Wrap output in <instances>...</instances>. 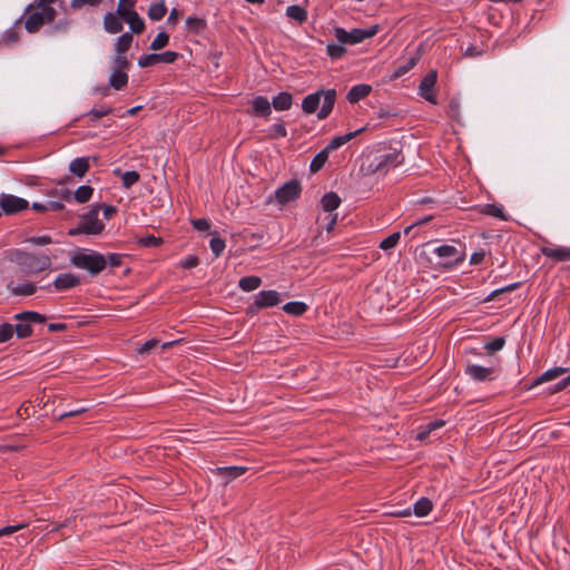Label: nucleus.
<instances>
[{
    "label": "nucleus",
    "mask_w": 570,
    "mask_h": 570,
    "mask_svg": "<svg viewBox=\"0 0 570 570\" xmlns=\"http://www.w3.org/2000/svg\"><path fill=\"white\" fill-rule=\"evenodd\" d=\"M371 90H372V87L370 85H365V83L356 85L350 89L346 98L351 104H355V102L360 101L361 99L365 98L366 96H368Z\"/></svg>",
    "instance_id": "22"
},
{
    "label": "nucleus",
    "mask_w": 570,
    "mask_h": 570,
    "mask_svg": "<svg viewBox=\"0 0 570 570\" xmlns=\"http://www.w3.org/2000/svg\"><path fill=\"white\" fill-rule=\"evenodd\" d=\"M79 282L80 281L76 275L71 273H66L60 274L59 276L56 277L53 286L58 291H63L76 287L79 284Z\"/></svg>",
    "instance_id": "20"
},
{
    "label": "nucleus",
    "mask_w": 570,
    "mask_h": 570,
    "mask_svg": "<svg viewBox=\"0 0 570 570\" xmlns=\"http://www.w3.org/2000/svg\"><path fill=\"white\" fill-rule=\"evenodd\" d=\"M99 216V207L94 206L83 217L77 229H71L70 234H88V235H98L104 228L105 224L98 218Z\"/></svg>",
    "instance_id": "7"
},
{
    "label": "nucleus",
    "mask_w": 570,
    "mask_h": 570,
    "mask_svg": "<svg viewBox=\"0 0 570 570\" xmlns=\"http://www.w3.org/2000/svg\"><path fill=\"white\" fill-rule=\"evenodd\" d=\"M262 279L258 276H245L238 282L239 288L244 292H252L259 287Z\"/></svg>",
    "instance_id": "30"
},
{
    "label": "nucleus",
    "mask_w": 570,
    "mask_h": 570,
    "mask_svg": "<svg viewBox=\"0 0 570 570\" xmlns=\"http://www.w3.org/2000/svg\"><path fill=\"white\" fill-rule=\"evenodd\" d=\"M198 264H199L198 257L191 255V256H188L185 259H183L179 265L183 268H193V267H196Z\"/></svg>",
    "instance_id": "51"
},
{
    "label": "nucleus",
    "mask_w": 570,
    "mask_h": 570,
    "mask_svg": "<svg viewBox=\"0 0 570 570\" xmlns=\"http://www.w3.org/2000/svg\"><path fill=\"white\" fill-rule=\"evenodd\" d=\"M365 130V128H360L355 131H351V132H347L345 135H342V136H337V137H334L328 144L327 146L324 148L326 149L327 153H331L333 150H336L338 149L340 147H342L344 144L348 142L350 140H352L354 137H356L358 134L363 132Z\"/></svg>",
    "instance_id": "19"
},
{
    "label": "nucleus",
    "mask_w": 570,
    "mask_h": 570,
    "mask_svg": "<svg viewBox=\"0 0 570 570\" xmlns=\"http://www.w3.org/2000/svg\"><path fill=\"white\" fill-rule=\"evenodd\" d=\"M169 36L168 33L161 31L150 43V49L154 51L160 50L168 45Z\"/></svg>",
    "instance_id": "40"
},
{
    "label": "nucleus",
    "mask_w": 570,
    "mask_h": 570,
    "mask_svg": "<svg viewBox=\"0 0 570 570\" xmlns=\"http://www.w3.org/2000/svg\"><path fill=\"white\" fill-rule=\"evenodd\" d=\"M29 242L37 246H43L51 243V238L49 236H36L31 237Z\"/></svg>",
    "instance_id": "57"
},
{
    "label": "nucleus",
    "mask_w": 570,
    "mask_h": 570,
    "mask_svg": "<svg viewBox=\"0 0 570 570\" xmlns=\"http://www.w3.org/2000/svg\"><path fill=\"white\" fill-rule=\"evenodd\" d=\"M336 100V91L334 89L320 90L307 95L302 102V109L305 114H314L322 102L317 112L318 119H325L333 110Z\"/></svg>",
    "instance_id": "1"
},
{
    "label": "nucleus",
    "mask_w": 570,
    "mask_h": 570,
    "mask_svg": "<svg viewBox=\"0 0 570 570\" xmlns=\"http://www.w3.org/2000/svg\"><path fill=\"white\" fill-rule=\"evenodd\" d=\"M20 317L22 321H28L30 324L31 323H43L46 320L43 315H41L37 312H31V311L23 312V313L16 315V318H20Z\"/></svg>",
    "instance_id": "41"
},
{
    "label": "nucleus",
    "mask_w": 570,
    "mask_h": 570,
    "mask_svg": "<svg viewBox=\"0 0 570 570\" xmlns=\"http://www.w3.org/2000/svg\"><path fill=\"white\" fill-rule=\"evenodd\" d=\"M281 303L276 291H262L255 296L254 303L247 308L248 314H254L261 308L272 307Z\"/></svg>",
    "instance_id": "8"
},
{
    "label": "nucleus",
    "mask_w": 570,
    "mask_h": 570,
    "mask_svg": "<svg viewBox=\"0 0 570 570\" xmlns=\"http://www.w3.org/2000/svg\"><path fill=\"white\" fill-rule=\"evenodd\" d=\"M210 249L216 257H218L225 249V240L219 237H214L209 243Z\"/></svg>",
    "instance_id": "46"
},
{
    "label": "nucleus",
    "mask_w": 570,
    "mask_h": 570,
    "mask_svg": "<svg viewBox=\"0 0 570 570\" xmlns=\"http://www.w3.org/2000/svg\"><path fill=\"white\" fill-rule=\"evenodd\" d=\"M158 343H159V342H158L157 340H155V338L149 340V341H147L145 344H142V345L139 347L138 352H139L140 354L149 353L151 350H154V348L158 345Z\"/></svg>",
    "instance_id": "53"
},
{
    "label": "nucleus",
    "mask_w": 570,
    "mask_h": 570,
    "mask_svg": "<svg viewBox=\"0 0 570 570\" xmlns=\"http://www.w3.org/2000/svg\"><path fill=\"white\" fill-rule=\"evenodd\" d=\"M89 169V160L86 157H78L69 164V170L78 177H83Z\"/></svg>",
    "instance_id": "24"
},
{
    "label": "nucleus",
    "mask_w": 570,
    "mask_h": 570,
    "mask_svg": "<svg viewBox=\"0 0 570 570\" xmlns=\"http://www.w3.org/2000/svg\"><path fill=\"white\" fill-rule=\"evenodd\" d=\"M485 253L484 252H475L471 255L470 263L473 265H479L484 261Z\"/></svg>",
    "instance_id": "62"
},
{
    "label": "nucleus",
    "mask_w": 570,
    "mask_h": 570,
    "mask_svg": "<svg viewBox=\"0 0 570 570\" xmlns=\"http://www.w3.org/2000/svg\"><path fill=\"white\" fill-rule=\"evenodd\" d=\"M322 208L327 213H333L341 204V198L334 191L326 193L321 200Z\"/></svg>",
    "instance_id": "27"
},
{
    "label": "nucleus",
    "mask_w": 570,
    "mask_h": 570,
    "mask_svg": "<svg viewBox=\"0 0 570 570\" xmlns=\"http://www.w3.org/2000/svg\"><path fill=\"white\" fill-rule=\"evenodd\" d=\"M402 160L396 151L367 156L365 163L362 164V171L365 175H385L389 170L399 166Z\"/></svg>",
    "instance_id": "2"
},
{
    "label": "nucleus",
    "mask_w": 570,
    "mask_h": 570,
    "mask_svg": "<svg viewBox=\"0 0 570 570\" xmlns=\"http://www.w3.org/2000/svg\"><path fill=\"white\" fill-rule=\"evenodd\" d=\"M274 137H286L287 130L283 124H275L271 127Z\"/></svg>",
    "instance_id": "52"
},
{
    "label": "nucleus",
    "mask_w": 570,
    "mask_h": 570,
    "mask_svg": "<svg viewBox=\"0 0 570 570\" xmlns=\"http://www.w3.org/2000/svg\"><path fill=\"white\" fill-rule=\"evenodd\" d=\"M494 366H482L478 364H468L465 374L478 382L491 381L494 379Z\"/></svg>",
    "instance_id": "13"
},
{
    "label": "nucleus",
    "mask_w": 570,
    "mask_h": 570,
    "mask_svg": "<svg viewBox=\"0 0 570 570\" xmlns=\"http://www.w3.org/2000/svg\"><path fill=\"white\" fill-rule=\"evenodd\" d=\"M106 259L107 264L111 266H119L121 264V256L118 254H110Z\"/></svg>",
    "instance_id": "64"
},
{
    "label": "nucleus",
    "mask_w": 570,
    "mask_h": 570,
    "mask_svg": "<svg viewBox=\"0 0 570 570\" xmlns=\"http://www.w3.org/2000/svg\"><path fill=\"white\" fill-rule=\"evenodd\" d=\"M28 200L10 194H0V207L7 215L17 214L27 209Z\"/></svg>",
    "instance_id": "9"
},
{
    "label": "nucleus",
    "mask_w": 570,
    "mask_h": 570,
    "mask_svg": "<svg viewBox=\"0 0 570 570\" xmlns=\"http://www.w3.org/2000/svg\"><path fill=\"white\" fill-rule=\"evenodd\" d=\"M570 384V373L563 377L561 381H559L553 389H551V393L559 392L563 389H566Z\"/></svg>",
    "instance_id": "58"
},
{
    "label": "nucleus",
    "mask_w": 570,
    "mask_h": 570,
    "mask_svg": "<svg viewBox=\"0 0 570 570\" xmlns=\"http://www.w3.org/2000/svg\"><path fill=\"white\" fill-rule=\"evenodd\" d=\"M482 55V50L478 49L476 47L474 46H469L464 51H463V56L464 57H469V58H474V57H479Z\"/></svg>",
    "instance_id": "60"
},
{
    "label": "nucleus",
    "mask_w": 570,
    "mask_h": 570,
    "mask_svg": "<svg viewBox=\"0 0 570 570\" xmlns=\"http://www.w3.org/2000/svg\"><path fill=\"white\" fill-rule=\"evenodd\" d=\"M12 261L20 266L26 274H37L46 271L51 265V259L47 255L36 256L22 250H16L12 254Z\"/></svg>",
    "instance_id": "5"
},
{
    "label": "nucleus",
    "mask_w": 570,
    "mask_h": 570,
    "mask_svg": "<svg viewBox=\"0 0 570 570\" xmlns=\"http://www.w3.org/2000/svg\"><path fill=\"white\" fill-rule=\"evenodd\" d=\"M483 213L487 214V215L500 218L502 220H507L508 219V217L505 216V214L503 212V207L502 206H498L495 204H488V205H485V207L483 209Z\"/></svg>",
    "instance_id": "39"
},
{
    "label": "nucleus",
    "mask_w": 570,
    "mask_h": 570,
    "mask_svg": "<svg viewBox=\"0 0 570 570\" xmlns=\"http://www.w3.org/2000/svg\"><path fill=\"white\" fill-rule=\"evenodd\" d=\"M193 226L200 232L207 230L210 227L208 220L204 218L193 220Z\"/></svg>",
    "instance_id": "59"
},
{
    "label": "nucleus",
    "mask_w": 570,
    "mask_h": 570,
    "mask_svg": "<svg viewBox=\"0 0 570 570\" xmlns=\"http://www.w3.org/2000/svg\"><path fill=\"white\" fill-rule=\"evenodd\" d=\"M286 17L301 23H304L307 20V10L301 6L293 4L286 8L285 12Z\"/></svg>",
    "instance_id": "25"
},
{
    "label": "nucleus",
    "mask_w": 570,
    "mask_h": 570,
    "mask_svg": "<svg viewBox=\"0 0 570 570\" xmlns=\"http://www.w3.org/2000/svg\"><path fill=\"white\" fill-rule=\"evenodd\" d=\"M252 112L255 116L268 117L272 112L271 102L266 97L258 96L252 100Z\"/></svg>",
    "instance_id": "16"
},
{
    "label": "nucleus",
    "mask_w": 570,
    "mask_h": 570,
    "mask_svg": "<svg viewBox=\"0 0 570 570\" xmlns=\"http://www.w3.org/2000/svg\"><path fill=\"white\" fill-rule=\"evenodd\" d=\"M70 261L73 266L88 271L91 275H97L107 266L106 257L95 250H79L71 255Z\"/></svg>",
    "instance_id": "3"
},
{
    "label": "nucleus",
    "mask_w": 570,
    "mask_h": 570,
    "mask_svg": "<svg viewBox=\"0 0 570 570\" xmlns=\"http://www.w3.org/2000/svg\"><path fill=\"white\" fill-rule=\"evenodd\" d=\"M543 256L552 258L557 262L570 261V247L563 246H543L541 248Z\"/></svg>",
    "instance_id": "15"
},
{
    "label": "nucleus",
    "mask_w": 570,
    "mask_h": 570,
    "mask_svg": "<svg viewBox=\"0 0 570 570\" xmlns=\"http://www.w3.org/2000/svg\"><path fill=\"white\" fill-rule=\"evenodd\" d=\"M13 326L10 324H3L0 326V343L9 341L13 335Z\"/></svg>",
    "instance_id": "48"
},
{
    "label": "nucleus",
    "mask_w": 570,
    "mask_h": 570,
    "mask_svg": "<svg viewBox=\"0 0 570 570\" xmlns=\"http://www.w3.org/2000/svg\"><path fill=\"white\" fill-rule=\"evenodd\" d=\"M115 173L121 176L122 186L125 188H130L132 185L138 183L140 178L139 174L136 170L121 173L119 169H117Z\"/></svg>",
    "instance_id": "33"
},
{
    "label": "nucleus",
    "mask_w": 570,
    "mask_h": 570,
    "mask_svg": "<svg viewBox=\"0 0 570 570\" xmlns=\"http://www.w3.org/2000/svg\"><path fill=\"white\" fill-rule=\"evenodd\" d=\"M9 291L17 296H29L36 293L37 286L32 283L9 284Z\"/></svg>",
    "instance_id": "28"
},
{
    "label": "nucleus",
    "mask_w": 570,
    "mask_h": 570,
    "mask_svg": "<svg viewBox=\"0 0 570 570\" xmlns=\"http://www.w3.org/2000/svg\"><path fill=\"white\" fill-rule=\"evenodd\" d=\"M101 0H72L71 6L73 8H81L83 4L97 6Z\"/></svg>",
    "instance_id": "61"
},
{
    "label": "nucleus",
    "mask_w": 570,
    "mask_h": 570,
    "mask_svg": "<svg viewBox=\"0 0 570 570\" xmlns=\"http://www.w3.org/2000/svg\"><path fill=\"white\" fill-rule=\"evenodd\" d=\"M299 193V184L296 180H292L278 188L275 193V197L278 203L285 204L298 197Z\"/></svg>",
    "instance_id": "14"
},
{
    "label": "nucleus",
    "mask_w": 570,
    "mask_h": 570,
    "mask_svg": "<svg viewBox=\"0 0 570 570\" xmlns=\"http://www.w3.org/2000/svg\"><path fill=\"white\" fill-rule=\"evenodd\" d=\"M417 60H419L417 57H412L405 65L400 66L396 69L395 76L401 77V76L405 75L406 72H409L416 65Z\"/></svg>",
    "instance_id": "47"
},
{
    "label": "nucleus",
    "mask_w": 570,
    "mask_h": 570,
    "mask_svg": "<svg viewBox=\"0 0 570 570\" xmlns=\"http://www.w3.org/2000/svg\"><path fill=\"white\" fill-rule=\"evenodd\" d=\"M432 502L426 498H421L414 504L413 512L416 517H425L432 510Z\"/></svg>",
    "instance_id": "32"
},
{
    "label": "nucleus",
    "mask_w": 570,
    "mask_h": 570,
    "mask_svg": "<svg viewBox=\"0 0 570 570\" xmlns=\"http://www.w3.org/2000/svg\"><path fill=\"white\" fill-rule=\"evenodd\" d=\"M436 79L438 72L435 70H430L428 75L421 80L419 86V92L421 97L431 104H436V97L433 91Z\"/></svg>",
    "instance_id": "11"
},
{
    "label": "nucleus",
    "mask_w": 570,
    "mask_h": 570,
    "mask_svg": "<svg viewBox=\"0 0 570 570\" xmlns=\"http://www.w3.org/2000/svg\"><path fill=\"white\" fill-rule=\"evenodd\" d=\"M166 12L167 8L163 1L158 3H151L148 9V17L153 21H159L165 17Z\"/></svg>",
    "instance_id": "31"
},
{
    "label": "nucleus",
    "mask_w": 570,
    "mask_h": 570,
    "mask_svg": "<svg viewBox=\"0 0 570 570\" xmlns=\"http://www.w3.org/2000/svg\"><path fill=\"white\" fill-rule=\"evenodd\" d=\"M379 31V26L374 24L365 29H352L346 31L341 27L334 29V36L340 43L356 45L361 43L365 39L372 38Z\"/></svg>",
    "instance_id": "6"
},
{
    "label": "nucleus",
    "mask_w": 570,
    "mask_h": 570,
    "mask_svg": "<svg viewBox=\"0 0 570 570\" xmlns=\"http://www.w3.org/2000/svg\"><path fill=\"white\" fill-rule=\"evenodd\" d=\"M161 240L155 236H147L140 239V244L146 247L158 246Z\"/></svg>",
    "instance_id": "55"
},
{
    "label": "nucleus",
    "mask_w": 570,
    "mask_h": 570,
    "mask_svg": "<svg viewBox=\"0 0 570 570\" xmlns=\"http://www.w3.org/2000/svg\"><path fill=\"white\" fill-rule=\"evenodd\" d=\"M127 82H128V75L120 69H114V71L110 75V78H109V85L114 89L120 90L127 85Z\"/></svg>",
    "instance_id": "29"
},
{
    "label": "nucleus",
    "mask_w": 570,
    "mask_h": 570,
    "mask_svg": "<svg viewBox=\"0 0 570 570\" xmlns=\"http://www.w3.org/2000/svg\"><path fill=\"white\" fill-rule=\"evenodd\" d=\"M283 309L287 314L299 316L306 312L307 306L303 302H289L283 306Z\"/></svg>",
    "instance_id": "37"
},
{
    "label": "nucleus",
    "mask_w": 570,
    "mask_h": 570,
    "mask_svg": "<svg viewBox=\"0 0 570 570\" xmlns=\"http://www.w3.org/2000/svg\"><path fill=\"white\" fill-rule=\"evenodd\" d=\"M119 17L129 24V28L134 33L138 35L144 31L145 22L135 10L128 11L124 13V16Z\"/></svg>",
    "instance_id": "18"
},
{
    "label": "nucleus",
    "mask_w": 570,
    "mask_h": 570,
    "mask_svg": "<svg viewBox=\"0 0 570 570\" xmlns=\"http://www.w3.org/2000/svg\"><path fill=\"white\" fill-rule=\"evenodd\" d=\"M63 207H65L63 204L60 202L50 200V202L46 203L47 210L59 212V210H62Z\"/></svg>",
    "instance_id": "63"
},
{
    "label": "nucleus",
    "mask_w": 570,
    "mask_h": 570,
    "mask_svg": "<svg viewBox=\"0 0 570 570\" xmlns=\"http://www.w3.org/2000/svg\"><path fill=\"white\" fill-rule=\"evenodd\" d=\"M17 320L18 324L14 326V330L17 332L18 337L26 338L30 336L32 333L30 323L28 321H22L21 317Z\"/></svg>",
    "instance_id": "38"
},
{
    "label": "nucleus",
    "mask_w": 570,
    "mask_h": 570,
    "mask_svg": "<svg viewBox=\"0 0 570 570\" xmlns=\"http://www.w3.org/2000/svg\"><path fill=\"white\" fill-rule=\"evenodd\" d=\"M94 189L88 185H82L73 193V199L79 204L87 203L92 196Z\"/></svg>",
    "instance_id": "34"
},
{
    "label": "nucleus",
    "mask_w": 570,
    "mask_h": 570,
    "mask_svg": "<svg viewBox=\"0 0 570 570\" xmlns=\"http://www.w3.org/2000/svg\"><path fill=\"white\" fill-rule=\"evenodd\" d=\"M216 474L220 476L225 483L230 482L246 472L245 466H223L216 469Z\"/></svg>",
    "instance_id": "17"
},
{
    "label": "nucleus",
    "mask_w": 570,
    "mask_h": 570,
    "mask_svg": "<svg viewBox=\"0 0 570 570\" xmlns=\"http://www.w3.org/2000/svg\"><path fill=\"white\" fill-rule=\"evenodd\" d=\"M400 238H401V234L399 232L393 233L392 235H390L389 237L384 238L380 243V248L383 249V250L392 249V248H394L397 245Z\"/></svg>",
    "instance_id": "42"
},
{
    "label": "nucleus",
    "mask_w": 570,
    "mask_h": 570,
    "mask_svg": "<svg viewBox=\"0 0 570 570\" xmlns=\"http://www.w3.org/2000/svg\"><path fill=\"white\" fill-rule=\"evenodd\" d=\"M137 0H119L117 7V14L124 16L128 11H134Z\"/></svg>",
    "instance_id": "45"
},
{
    "label": "nucleus",
    "mask_w": 570,
    "mask_h": 570,
    "mask_svg": "<svg viewBox=\"0 0 570 570\" xmlns=\"http://www.w3.org/2000/svg\"><path fill=\"white\" fill-rule=\"evenodd\" d=\"M120 17L116 13L108 12L104 17V29L106 32L116 35L122 31V23Z\"/></svg>",
    "instance_id": "21"
},
{
    "label": "nucleus",
    "mask_w": 570,
    "mask_h": 570,
    "mask_svg": "<svg viewBox=\"0 0 570 570\" xmlns=\"http://www.w3.org/2000/svg\"><path fill=\"white\" fill-rule=\"evenodd\" d=\"M56 18V10L51 6L41 7L37 3L30 4L26 10L24 27L28 32H37L45 23L52 22Z\"/></svg>",
    "instance_id": "4"
},
{
    "label": "nucleus",
    "mask_w": 570,
    "mask_h": 570,
    "mask_svg": "<svg viewBox=\"0 0 570 570\" xmlns=\"http://www.w3.org/2000/svg\"><path fill=\"white\" fill-rule=\"evenodd\" d=\"M344 43H328L327 47H326V51H327V55L332 58V59H338L341 58L346 49L343 47Z\"/></svg>",
    "instance_id": "43"
},
{
    "label": "nucleus",
    "mask_w": 570,
    "mask_h": 570,
    "mask_svg": "<svg viewBox=\"0 0 570 570\" xmlns=\"http://www.w3.org/2000/svg\"><path fill=\"white\" fill-rule=\"evenodd\" d=\"M293 97L289 92H281L273 98L271 107L273 106L276 110L284 111L292 107Z\"/></svg>",
    "instance_id": "26"
},
{
    "label": "nucleus",
    "mask_w": 570,
    "mask_h": 570,
    "mask_svg": "<svg viewBox=\"0 0 570 570\" xmlns=\"http://www.w3.org/2000/svg\"><path fill=\"white\" fill-rule=\"evenodd\" d=\"M132 36L128 32L122 33L117 38V41L115 43L116 52L126 53V51L130 48L132 43Z\"/></svg>",
    "instance_id": "35"
},
{
    "label": "nucleus",
    "mask_w": 570,
    "mask_h": 570,
    "mask_svg": "<svg viewBox=\"0 0 570 570\" xmlns=\"http://www.w3.org/2000/svg\"><path fill=\"white\" fill-rule=\"evenodd\" d=\"M566 373H568V368L566 367L549 368L548 371H546L539 377L535 379L533 386H537L549 381H553Z\"/></svg>",
    "instance_id": "23"
},
{
    "label": "nucleus",
    "mask_w": 570,
    "mask_h": 570,
    "mask_svg": "<svg viewBox=\"0 0 570 570\" xmlns=\"http://www.w3.org/2000/svg\"><path fill=\"white\" fill-rule=\"evenodd\" d=\"M26 527V524L23 523H20V524H17V525H8V527H3L0 529V537H4V535H9L20 529H23Z\"/></svg>",
    "instance_id": "54"
},
{
    "label": "nucleus",
    "mask_w": 570,
    "mask_h": 570,
    "mask_svg": "<svg viewBox=\"0 0 570 570\" xmlns=\"http://www.w3.org/2000/svg\"><path fill=\"white\" fill-rule=\"evenodd\" d=\"M434 254L442 259L443 265H454L463 261V254L452 245H441L434 249Z\"/></svg>",
    "instance_id": "12"
},
{
    "label": "nucleus",
    "mask_w": 570,
    "mask_h": 570,
    "mask_svg": "<svg viewBox=\"0 0 570 570\" xmlns=\"http://www.w3.org/2000/svg\"><path fill=\"white\" fill-rule=\"evenodd\" d=\"M18 37H19L18 31L16 29L11 28V29H8L2 35L1 42L7 43V45L14 43V42H17Z\"/></svg>",
    "instance_id": "50"
},
{
    "label": "nucleus",
    "mask_w": 570,
    "mask_h": 570,
    "mask_svg": "<svg viewBox=\"0 0 570 570\" xmlns=\"http://www.w3.org/2000/svg\"><path fill=\"white\" fill-rule=\"evenodd\" d=\"M129 62L125 56V53L116 52V57L114 59V69H120L125 71V69L128 67Z\"/></svg>",
    "instance_id": "49"
},
{
    "label": "nucleus",
    "mask_w": 570,
    "mask_h": 570,
    "mask_svg": "<svg viewBox=\"0 0 570 570\" xmlns=\"http://www.w3.org/2000/svg\"><path fill=\"white\" fill-rule=\"evenodd\" d=\"M110 112V109L100 108V109H91L88 112V116H90L92 119H99L105 116H107Z\"/></svg>",
    "instance_id": "56"
},
{
    "label": "nucleus",
    "mask_w": 570,
    "mask_h": 570,
    "mask_svg": "<svg viewBox=\"0 0 570 570\" xmlns=\"http://www.w3.org/2000/svg\"><path fill=\"white\" fill-rule=\"evenodd\" d=\"M178 53L175 51H165L161 53H150L138 59V66L141 68L150 67L157 63H173L177 60Z\"/></svg>",
    "instance_id": "10"
},
{
    "label": "nucleus",
    "mask_w": 570,
    "mask_h": 570,
    "mask_svg": "<svg viewBox=\"0 0 570 570\" xmlns=\"http://www.w3.org/2000/svg\"><path fill=\"white\" fill-rule=\"evenodd\" d=\"M328 154L330 153H327L326 149H323L314 156L309 165V169L312 173H317L318 170H321V168L324 166L328 158Z\"/></svg>",
    "instance_id": "36"
},
{
    "label": "nucleus",
    "mask_w": 570,
    "mask_h": 570,
    "mask_svg": "<svg viewBox=\"0 0 570 570\" xmlns=\"http://www.w3.org/2000/svg\"><path fill=\"white\" fill-rule=\"evenodd\" d=\"M505 340L503 337H495L494 340L485 343L484 348L489 354H493L503 348Z\"/></svg>",
    "instance_id": "44"
}]
</instances>
